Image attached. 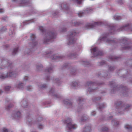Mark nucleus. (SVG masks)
Returning a JSON list of instances; mask_svg holds the SVG:
<instances>
[{"instance_id": "nucleus-31", "label": "nucleus", "mask_w": 132, "mask_h": 132, "mask_svg": "<svg viewBox=\"0 0 132 132\" xmlns=\"http://www.w3.org/2000/svg\"><path fill=\"white\" fill-rule=\"evenodd\" d=\"M78 83L76 81L73 82L72 83V86L73 87L76 86L78 85Z\"/></svg>"}, {"instance_id": "nucleus-42", "label": "nucleus", "mask_w": 132, "mask_h": 132, "mask_svg": "<svg viewBox=\"0 0 132 132\" xmlns=\"http://www.w3.org/2000/svg\"><path fill=\"white\" fill-rule=\"evenodd\" d=\"M54 91V88L51 89L50 90V93L51 94V93H53Z\"/></svg>"}, {"instance_id": "nucleus-48", "label": "nucleus", "mask_w": 132, "mask_h": 132, "mask_svg": "<svg viewBox=\"0 0 132 132\" xmlns=\"http://www.w3.org/2000/svg\"><path fill=\"white\" fill-rule=\"evenodd\" d=\"M117 89V87H113V88L111 90V92L112 93L114 92V90H116Z\"/></svg>"}, {"instance_id": "nucleus-47", "label": "nucleus", "mask_w": 132, "mask_h": 132, "mask_svg": "<svg viewBox=\"0 0 132 132\" xmlns=\"http://www.w3.org/2000/svg\"><path fill=\"white\" fill-rule=\"evenodd\" d=\"M31 89V86H28L27 88V89L28 90H30V89Z\"/></svg>"}, {"instance_id": "nucleus-34", "label": "nucleus", "mask_w": 132, "mask_h": 132, "mask_svg": "<svg viewBox=\"0 0 132 132\" xmlns=\"http://www.w3.org/2000/svg\"><path fill=\"white\" fill-rule=\"evenodd\" d=\"M13 105L10 104V105H8L6 107H5L6 109L7 110H9L12 107Z\"/></svg>"}, {"instance_id": "nucleus-22", "label": "nucleus", "mask_w": 132, "mask_h": 132, "mask_svg": "<svg viewBox=\"0 0 132 132\" xmlns=\"http://www.w3.org/2000/svg\"><path fill=\"white\" fill-rule=\"evenodd\" d=\"M16 87L18 88L19 89H21L23 87V85L22 83H20L16 86Z\"/></svg>"}, {"instance_id": "nucleus-4", "label": "nucleus", "mask_w": 132, "mask_h": 132, "mask_svg": "<svg viewBox=\"0 0 132 132\" xmlns=\"http://www.w3.org/2000/svg\"><path fill=\"white\" fill-rule=\"evenodd\" d=\"M115 105L117 107V109H118L119 110L122 111V113H120V114H121L123 113V111H126L129 109V108L130 107V106L129 105H127L124 106L123 107L122 106L121 104L118 103H116L115 104Z\"/></svg>"}, {"instance_id": "nucleus-25", "label": "nucleus", "mask_w": 132, "mask_h": 132, "mask_svg": "<svg viewBox=\"0 0 132 132\" xmlns=\"http://www.w3.org/2000/svg\"><path fill=\"white\" fill-rule=\"evenodd\" d=\"M61 6L64 10H68V7L65 4H62Z\"/></svg>"}, {"instance_id": "nucleus-37", "label": "nucleus", "mask_w": 132, "mask_h": 132, "mask_svg": "<svg viewBox=\"0 0 132 132\" xmlns=\"http://www.w3.org/2000/svg\"><path fill=\"white\" fill-rule=\"evenodd\" d=\"M43 126L41 124H39L38 126V127L40 129H42L43 128Z\"/></svg>"}, {"instance_id": "nucleus-6", "label": "nucleus", "mask_w": 132, "mask_h": 132, "mask_svg": "<svg viewBox=\"0 0 132 132\" xmlns=\"http://www.w3.org/2000/svg\"><path fill=\"white\" fill-rule=\"evenodd\" d=\"M108 35H106L105 36L101 37L98 40L100 42L104 41L108 44H113L114 43L115 40L110 39L108 38Z\"/></svg>"}, {"instance_id": "nucleus-59", "label": "nucleus", "mask_w": 132, "mask_h": 132, "mask_svg": "<svg viewBox=\"0 0 132 132\" xmlns=\"http://www.w3.org/2000/svg\"><path fill=\"white\" fill-rule=\"evenodd\" d=\"M3 91L1 90H0V95L3 93Z\"/></svg>"}, {"instance_id": "nucleus-63", "label": "nucleus", "mask_w": 132, "mask_h": 132, "mask_svg": "<svg viewBox=\"0 0 132 132\" xmlns=\"http://www.w3.org/2000/svg\"><path fill=\"white\" fill-rule=\"evenodd\" d=\"M113 84H114V82H111L110 85H113Z\"/></svg>"}, {"instance_id": "nucleus-10", "label": "nucleus", "mask_w": 132, "mask_h": 132, "mask_svg": "<svg viewBox=\"0 0 132 132\" xmlns=\"http://www.w3.org/2000/svg\"><path fill=\"white\" fill-rule=\"evenodd\" d=\"M122 42H123V46H122V48L123 50H128L130 49L131 47L127 44V40L126 38H124L122 39Z\"/></svg>"}, {"instance_id": "nucleus-19", "label": "nucleus", "mask_w": 132, "mask_h": 132, "mask_svg": "<svg viewBox=\"0 0 132 132\" xmlns=\"http://www.w3.org/2000/svg\"><path fill=\"white\" fill-rule=\"evenodd\" d=\"M21 104L22 105V106L24 107H26L27 105V102L24 100H23L21 102Z\"/></svg>"}, {"instance_id": "nucleus-50", "label": "nucleus", "mask_w": 132, "mask_h": 132, "mask_svg": "<svg viewBox=\"0 0 132 132\" xmlns=\"http://www.w3.org/2000/svg\"><path fill=\"white\" fill-rule=\"evenodd\" d=\"M119 124V122L118 121L114 123V126H116Z\"/></svg>"}, {"instance_id": "nucleus-11", "label": "nucleus", "mask_w": 132, "mask_h": 132, "mask_svg": "<svg viewBox=\"0 0 132 132\" xmlns=\"http://www.w3.org/2000/svg\"><path fill=\"white\" fill-rule=\"evenodd\" d=\"M30 37L32 41V43H31L30 45L33 47L35 46L37 44V43L35 40L36 36L34 35L31 34L30 36Z\"/></svg>"}, {"instance_id": "nucleus-60", "label": "nucleus", "mask_w": 132, "mask_h": 132, "mask_svg": "<svg viewBox=\"0 0 132 132\" xmlns=\"http://www.w3.org/2000/svg\"><path fill=\"white\" fill-rule=\"evenodd\" d=\"M55 96L56 98H58L59 96L57 95H55Z\"/></svg>"}, {"instance_id": "nucleus-21", "label": "nucleus", "mask_w": 132, "mask_h": 132, "mask_svg": "<svg viewBox=\"0 0 132 132\" xmlns=\"http://www.w3.org/2000/svg\"><path fill=\"white\" fill-rule=\"evenodd\" d=\"M53 71V68L52 67H50L49 68L46 69L45 70L46 72H48L49 73L52 72Z\"/></svg>"}, {"instance_id": "nucleus-14", "label": "nucleus", "mask_w": 132, "mask_h": 132, "mask_svg": "<svg viewBox=\"0 0 132 132\" xmlns=\"http://www.w3.org/2000/svg\"><path fill=\"white\" fill-rule=\"evenodd\" d=\"M91 130L90 125H86L83 129L82 132H90Z\"/></svg>"}, {"instance_id": "nucleus-41", "label": "nucleus", "mask_w": 132, "mask_h": 132, "mask_svg": "<svg viewBox=\"0 0 132 132\" xmlns=\"http://www.w3.org/2000/svg\"><path fill=\"white\" fill-rule=\"evenodd\" d=\"M114 67H110L109 68V70L110 71H112L114 70Z\"/></svg>"}, {"instance_id": "nucleus-52", "label": "nucleus", "mask_w": 132, "mask_h": 132, "mask_svg": "<svg viewBox=\"0 0 132 132\" xmlns=\"http://www.w3.org/2000/svg\"><path fill=\"white\" fill-rule=\"evenodd\" d=\"M28 78V77L27 76H26L24 77V80L26 81L27 80Z\"/></svg>"}, {"instance_id": "nucleus-55", "label": "nucleus", "mask_w": 132, "mask_h": 132, "mask_svg": "<svg viewBox=\"0 0 132 132\" xmlns=\"http://www.w3.org/2000/svg\"><path fill=\"white\" fill-rule=\"evenodd\" d=\"M4 11V10L3 9H0V13L3 12Z\"/></svg>"}, {"instance_id": "nucleus-23", "label": "nucleus", "mask_w": 132, "mask_h": 132, "mask_svg": "<svg viewBox=\"0 0 132 132\" xmlns=\"http://www.w3.org/2000/svg\"><path fill=\"white\" fill-rule=\"evenodd\" d=\"M27 123H28L30 124H31L32 123V122H31L32 120L31 119V118L30 116H28L27 117Z\"/></svg>"}, {"instance_id": "nucleus-57", "label": "nucleus", "mask_w": 132, "mask_h": 132, "mask_svg": "<svg viewBox=\"0 0 132 132\" xmlns=\"http://www.w3.org/2000/svg\"><path fill=\"white\" fill-rule=\"evenodd\" d=\"M6 18H7V17H5L4 18L3 17L2 18V19L3 20H6Z\"/></svg>"}, {"instance_id": "nucleus-27", "label": "nucleus", "mask_w": 132, "mask_h": 132, "mask_svg": "<svg viewBox=\"0 0 132 132\" xmlns=\"http://www.w3.org/2000/svg\"><path fill=\"white\" fill-rule=\"evenodd\" d=\"M72 1L78 4H81L82 1L81 0H72Z\"/></svg>"}, {"instance_id": "nucleus-44", "label": "nucleus", "mask_w": 132, "mask_h": 132, "mask_svg": "<svg viewBox=\"0 0 132 132\" xmlns=\"http://www.w3.org/2000/svg\"><path fill=\"white\" fill-rule=\"evenodd\" d=\"M43 67V66H42V65H39V67L38 66V65H37L36 66V68H37V69H38V70L39 69V67L40 68H42Z\"/></svg>"}, {"instance_id": "nucleus-2", "label": "nucleus", "mask_w": 132, "mask_h": 132, "mask_svg": "<svg viewBox=\"0 0 132 132\" xmlns=\"http://www.w3.org/2000/svg\"><path fill=\"white\" fill-rule=\"evenodd\" d=\"M56 35L53 32H49L46 34V37L45 38L44 43H46L50 39L55 38Z\"/></svg>"}, {"instance_id": "nucleus-54", "label": "nucleus", "mask_w": 132, "mask_h": 132, "mask_svg": "<svg viewBox=\"0 0 132 132\" xmlns=\"http://www.w3.org/2000/svg\"><path fill=\"white\" fill-rule=\"evenodd\" d=\"M75 55H74V54H73L72 55H70V57H71V58H73V57H75Z\"/></svg>"}, {"instance_id": "nucleus-64", "label": "nucleus", "mask_w": 132, "mask_h": 132, "mask_svg": "<svg viewBox=\"0 0 132 132\" xmlns=\"http://www.w3.org/2000/svg\"><path fill=\"white\" fill-rule=\"evenodd\" d=\"M56 13H54V14H53L55 16L56 15Z\"/></svg>"}, {"instance_id": "nucleus-32", "label": "nucleus", "mask_w": 132, "mask_h": 132, "mask_svg": "<svg viewBox=\"0 0 132 132\" xmlns=\"http://www.w3.org/2000/svg\"><path fill=\"white\" fill-rule=\"evenodd\" d=\"M2 132H10V131L7 129L4 128L2 130Z\"/></svg>"}, {"instance_id": "nucleus-9", "label": "nucleus", "mask_w": 132, "mask_h": 132, "mask_svg": "<svg viewBox=\"0 0 132 132\" xmlns=\"http://www.w3.org/2000/svg\"><path fill=\"white\" fill-rule=\"evenodd\" d=\"M102 22H95L93 24L89 23L86 26V27L87 29L92 28L96 26L101 25L102 24Z\"/></svg>"}, {"instance_id": "nucleus-13", "label": "nucleus", "mask_w": 132, "mask_h": 132, "mask_svg": "<svg viewBox=\"0 0 132 132\" xmlns=\"http://www.w3.org/2000/svg\"><path fill=\"white\" fill-rule=\"evenodd\" d=\"M91 10L90 8H87L86 10L84 11V12H80L78 13V15L79 17H81L83 16L84 14H88L89 12Z\"/></svg>"}, {"instance_id": "nucleus-39", "label": "nucleus", "mask_w": 132, "mask_h": 132, "mask_svg": "<svg viewBox=\"0 0 132 132\" xmlns=\"http://www.w3.org/2000/svg\"><path fill=\"white\" fill-rule=\"evenodd\" d=\"M39 29L42 32H43L44 31V29L43 27H40L39 28Z\"/></svg>"}, {"instance_id": "nucleus-49", "label": "nucleus", "mask_w": 132, "mask_h": 132, "mask_svg": "<svg viewBox=\"0 0 132 132\" xmlns=\"http://www.w3.org/2000/svg\"><path fill=\"white\" fill-rule=\"evenodd\" d=\"M59 79L58 78L56 79H55V82L56 83H59Z\"/></svg>"}, {"instance_id": "nucleus-36", "label": "nucleus", "mask_w": 132, "mask_h": 132, "mask_svg": "<svg viewBox=\"0 0 132 132\" xmlns=\"http://www.w3.org/2000/svg\"><path fill=\"white\" fill-rule=\"evenodd\" d=\"M11 88L10 86H6L5 87V90L6 91L9 90Z\"/></svg>"}, {"instance_id": "nucleus-29", "label": "nucleus", "mask_w": 132, "mask_h": 132, "mask_svg": "<svg viewBox=\"0 0 132 132\" xmlns=\"http://www.w3.org/2000/svg\"><path fill=\"white\" fill-rule=\"evenodd\" d=\"M113 18L114 19L117 20H120L121 19V17L119 16H113Z\"/></svg>"}, {"instance_id": "nucleus-20", "label": "nucleus", "mask_w": 132, "mask_h": 132, "mask_svg": "<svg viewBox=\"0 0 132 132\" xmlns=\"http://www.w3.org/2000/svg\"><path fill=\"white\" fill-rule=\"evenodd\" d=\"M108 129V128L106 127H102L101 130V132H104L107 131Z\"/></svg>"}, {"instance_id": "nucleus-5", "label": "nucleus", "mask_w": 132, "mask_h": 132, "mask_svg": "<svg viewBox=\"0 0 132 132\" xmlns=\"http://www.w3.org/2000/svg\"><path fill=\"white\" fill-rule=\"evenodd\" d=\"M76 34V32L74 31L71 32L68 36V45H70L74 43L76 40V39L74 37Z\"/></svg>"}, {"instance_id": "nucleus-1", "label": "nucleus", "mask_w": 132, "mask_h": 132, "mask_svg": "<svg viewBox=\"0 0 132 132\" xmlns=\"http://www.w3.org/2000/svg\"><path fill=\"white\" fill-rule=\"evenodd\" d=\"M64 123L67 124L66 129L67 132H70L72 129H75L77 128L76 124L72 123L71 119L70 118L67 119L64 121Z\"/></svg>"}, {"instance_id": "nucleus-53", "label": "nucleus", "mask_w": 132, "mask_h": 132, "mask_svg": "<svg viewBox=\"0 0 132 132\" xmlns=\"http://www.w3.org/2000/svg\"><path fill=\"white\" fill-rule=\"evenodd\" d=\"M6 30V28L5 27H4L3 28H2V30H1V31H3L5 30Z\"/></svg>"}, {"instance_id": "nucleus-12", "label": "nucleus", "mask_w": 132, "mask_h": 132, "mask_svg": "<svg viewBox=\"0 0 132 132\" xmlns=\"http://www.w3.org/2000/svg\"><path fill=\"white\" fill-rule=\"evenodd\" d=\"M12 116L15 119H18L21 118L22 116L20 112L17 111L15 112L14 114L12 115Z\"/></svg>"}, {"instance_id": "nucleus-58", "label": "nucleus", "mask_w": 132, "mask_h": 132, "mask_svg": "<svg viewBox=\"0 0 132 132\" xmlns=\"http://www.w3.org/2000/svg\"><path fill=\"white\" fill-rule=\"evenodd\" d=\"M89 63L88 62H85V63H84V64H86V65H88V64Z\"/></svg>"}, {"instance_id": "nucleus-33", "label": "nucleus", "mask_w": 132, "mask_h": 132, "mask_svg": "<svg viewBox=\"0 0 132 132\" xmlns=\"http://www.w3.org/2000/svg\"><path fill=\"white\" fill-rule=\"evenodd\" d=\"M118 58V57L115 56H112L110 57V59L113 60L116 59H117Z\"/></svg>"}, {"instance_id": "nucleus-8", "label": "nucleus", "mask_w": 132, "mask_h": 132, "mask_svg": "<svg viewBox=\"0 0 132 132\" xmlns=\"http://www.w3.org/2000/svg\"><path fill=\"white\" fill-rule=\"evenodd\" d=\"M95 84H94L91 81H89L87 82L86 86L88 87L87 90L89 92H92L93 90H95L96 89H91V88H93L94 87V85Z\"/></svg>"}, {"instance_id": "nucleus-51", "label": "nucleus", "mask_w": 132, "mask_h": 132, "mask_svg": "<svg viewBox=\"0 0 132 132\" xmlns=\"http://www.w3.org/2000/svg\"><path fill=\"white\" fill-rule=\"evenodd\" d=\"M101 99V97H98L97 98H96L95 100H94V101H98L99 100H100Z\"/></svg>"}, {"instance_id": "nucleus-15", "label": "nucleus", "mask_w": 132, "mask_h": 132, "mask_svg": "<svg viewBox=\"0 0 132 132\" xmlns=\"http://www.w3.org/2000/svg\"><path fill=\"white\" fill-rule=\"evenodd\" d=\"M20 6H27L29 3L26 2V0H22L20 1Z\"/></svg>"}, {"instance_id": "nucleus-46", "label": "nucleus", "mask_w": 132, "mask_h": 132, "mask_svg": "<svg viewBox=\"0 0 132 132\" xmlns=\"http://www.w3.org/2000/svg\"><path fill=\"white\" fill-rule=\"evenodd\" d=\"M121 88L123 90H124L126 91L127 89V88L126 87L123 86V87H122Z\"/></svg>"}, {"instance_id": "nucleus-3", "label": "nucleus", "mask_w": 132, "mask_h": 132, "mask_svg": "<svg viewBox=\"0 0 132 132\" xmlns=\"http://www.w3.org/2000/svg\"><path fill=\"white\" fill-rule=\"evenodd\" d=\"M17 75V74L16 72L11 70L7 73L6 75H5L3 74L1 75L0 78L2 79H4L8 77H15Z\"/></svg>"}, {"instance_id": "nucleus-45", "label": "nucleus", "mask_w": 132, "mask_h": 132, "mask_svg": "<svg viewBox=\"0 0 132 132\" xmlns=\"http://www.w3.org/2000/svg\"><path fill=\"white\" fill-rule=\"evenodd\" d=\"M91 115L93 116H94L96 114V113L95 111H93L91 113Z\"/></svg>"}, {"instance_id": "nucleus-40", "label": "nucleus", "mask_w": 132, "mask_h": 132, "mask_svg": "<svg viewBox=\"0 0 132 132\" xmlns=\"http://www.w3.org/2000/svg\"><path fill=\"white\" fill-rule=\"evenodd\" d=\"M46 87V85L45 84L43 85L42 86L39 87V88H45Z\"/></svg>"}, {"instance_id": "nucleus-28", "label": "nucleus", "mask_w": 132, "mask_h": 132, "mask_svg": "<svg viewBox=\"0 0 132 132\" xmlns=\"http://www.w3.org/2000/svg\"><path fill=\"white\" fill-rule=\"evenodd\" d=\"M18 47L16 48H14L13 52L12 54L13 55H15V54L16 53H17L18 52Z\"/></svg>"}, {"instance_id": "nucleus-17", "label": "nucleus", "mask_w": 132, "mask_h": 132, "mask_svg": "<svg viewBox=\"0 0 132 132\" xmlns=\"http://www.w3.org/2000/svg\"><path fill=\"white\" fill-rule=\"evenodd\" d=\"M64 103L67 105H71L72 103L68 100L66 99L64 100L63 101Z\"/></svg>"}, {"instance_id": "nucleus-56", "label": "nucleus", "mask_w": 132, "mask_h": 132, "mask_svg": "<svg viewBox=\"0 0 132 132\" xmlns=\"http://www.w3.org/2000/svg\"><path fill=\"white\" fill-rule=\"evenodd\" d=\"M13 32L11 30H10L9 31V35H11L13 34Z\"/></svg>"}, {"instance_id": "nucleus-7", "label": "nucleus", "mask_w": 132, "mask_h": 132, "mask_svg": "<svg viewBox=\"0 0 132 132\" xmlns=\"http://www.w3.org/2000/svg\"><path fill=\"white\" fill-rule=\"evenodd\" d=\"M91 52L95 56L98 55H101L103 54V53L98 50V48L96 47L93 48L90 50Z\"/></svg>"}, {"instance_id": "nucleus-62", "label": "nucleus", "mask_w": 132, "mask_h": 132, "mask_svg": "<svg viewBox=\"0 0 132 132\" xmlns=\"http://www.w3.org/2000/svg\"><path fill=\"white\" fill-rule=\"evenodd\" d=\"M28 22V21H27L26 22H23V23H24V25H25L26 24V23H27V24H28V23H27V22Z\"/></svg>"}, {"instance_id": "nucleus-35", "label": "nucleus", "mask_w": 132, "mask_h": 132, "mask_svg": "<svg viewBox=\"0 0 132 132\" xmlns=\"http://www.w3.org/2000/svg\"><path fill=\"white\" fill-rule=\"evenodd\" d=\"M78 101L80 103L82 101H84V99L82 97H79L78 99Z\"/></svg>"}, {"instance_id": "nucleus-30", "label": "nucleus", "mask_w": 132, "mask_h": 132, "mask_svg": "<svg viewBox=\"0 0 132 132\" xmlns=\"http://www.w3.org/2000/svg\"><path fill=\"white\" fill-rule=\"evenodd\" d=\"M60 57L59 56H56V55H53L51 57V58L53 60H55L56 59L59 58Z\"/></svg>"}, {"instance_id": "nucleus-61", "label": "nucleus", "mask_w": 132, "mask_h": 132, "mask_svg": "<svg viewBox=\"0 0 132 132\" xmlns=\"http://www.w3.org/2000/svg\"><path fill=\"white\" fill-rule=\"evenodd\" d=\"M51 52H48V53H46V54H51Z\"/></svg>"}, {"instance_id": "nucleus-24", "label": "nucleus", "mask_w": 132, "mask_h": 132, "mask_svg": "<svg viewBox=\"0 0 132 132\" xmlns=\"http://www.w3.org/2000/svg\"><path fill=\"white\" fill-rule=\"evenodd\" d=\"M88 119V118L87 116H83L81 119V121L82 122H84L85 121L87 120Z\"/></svg>"}, {"instance_id": "nucleus-18", "label": "nucleus", "mask_w": 132, "mask_h": 132, "mask_svg": "<svg viewBox=\"0 0 132 132\" xmlns=\"http://www.w3.org/2000/svg\"><path fill=\"white\" fill-rule=\"evenodd\" d=\"M125 127L128 130L132 131V126L129 125H126Z\"/></svg>"}, {"instance_id": "nucleus-38", "label": "nucleus", "mask_w": 132, "mask_h": 132, "mask_svg": "<svg viewBox=\"0 0 132 132\" xmlns=\"http://www.w3.org/2000/svg\"><path fill=\"white\" fill-rule=\"evenodd\" d=\"M11 65H12L10 63H9V62H7V65L5 67L8 66V67L9 68L10 67L11 68Z\"/></svg>"}, {"instance_id": "nucleus-43", "label": "nucleus", "mask_w": 132, "mask_h": 132, "mask_svg": "<svg viewBox=\"0 0 132 132\" xmlns=\"http://www.w3.org/2000/svg\"><path fill=\"white\" fill-rule=\"evenodd\" d=\"M118 3L120 4H122L123 3L124 1L123 0H118Z\"/></svg>"}, {"instance_id": "nucleus-26", "label": "nucleus", "mask_w": 132, "mask_h": 132, "mask_svg": "<svg viewBox=\"0 0 132 132\" xmlns=\"http://www.w3.org/2000/svg\"><path fill=\"white\" fill-rule=\"evenodd\" d=\"M105 106V105L104 103L99 104V109L101 110L102 108H104Z\"/></svg>"}, {"instance_id": "nucleus-16", "label": "nucleus", "mask_w": 132, "mask_h": 132, "mask_svg": "<svg viewBox=\"0 0 132 132\" xmlns=\"http://www.w3.org/2000/svg\"><path fill=\"white\" fill-rule=\"evenodd\" d=\"M129 28V24H127L126 25L123 26L121 27V30L125 31L127 30Z\"/></svg>"}]
</instances>
